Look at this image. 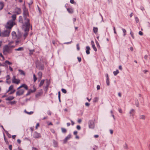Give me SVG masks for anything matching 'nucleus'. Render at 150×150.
I'll list each match as a JSON object with an SVG mask.
<instances>
[{
    "label": "nucleus",
    "mask_w": 150,
    "mask_h": 150,
    "mask_svg": "<svg viewBox=\"0 0 150 150\" xmlns=\"http://www.w3.org/2000/svg\"><path fill=\"white\" fill-rule=\"evenodd\" d=\"M92 48H93V49L95 51V52H96L97 51V49L96 48V47L95 46V45H94V46H92Z\"/></svg>",
    "instance_id": "nucleus-40"
},
{
    "label": "nucleus",
    "mask_w": 150,
    "mask_h": 150,
    "mask_svg": "<svg viewBox=\"0 0 150 150\" xmlns=\"http://www.w3.org/2000/svg\"><path fill=\"white\" fill-rule=\"evenodd\" d=\"M81 119H79L78 120V122L79 123H80L81 122Z\"/></svg>",
    "instance_id": "nucleus-55"
},
{
    "label": "nucleus",
    "mask_w": 150,
    "mask_h": 150,
    "mask_svg": "<svg viewBox=\"0 0 150 150\" xmlns=\"http://www.w3.org/2000/svg\"><path fill=\"white\" fill-rule=\"evenodd\" d=\"M93 32L94 33L96 34L98 31V28H97L94 27L93 29Z\"/></svg>",
    "instance_id": "nucleus-23"
},
{
    "label": "nucleus",
    "mask_w": 150,
    "mask_h": 150,
    "mask_svg": "<svg viewBox=\"0 0 150 150\" xmlns=\"http://www.w3.org/2000/svg\"><path fill=\"white\" fill-rule=\"evenodd\" d=\"M139 34L141 35H143V33L141 31H140L139 33Z\"/></svg>",
    "instance_id": "nucleus-59"
},
{
    "label": "nucleus",
    "mask_w": 150,
    "mask_h": 150,
    "mask_svg": "<svg viewBox=\"0 0 150 150\" xmlns=\"http://www.w3.org/2000/svg\"><path fill=\"white\" fill-rule=\"evenodd\" d=\"M60 91H59L58 92V98L59 99V100L60 102H61V100H60Z\"/></svg>",
    "instance_id": "nucleus-39"
},
{
    "label": "nucleus",
    "mask_w": 150,
    "mask_h": 150,
    "mask_svg": "<svg viewBox=\"0 0 150 150\" xmlns=\"http://www.w3.org/2000/svg\"><path fill=\"white\" fill-rule=\"evenodd\" d=\"M33 90H30L29 91V92H30V93H33L35 92L36 91V88L34 86H33Z\"/></svg>",
    "instance_id": "nucleus-24"
},
{
    "label": "nucleus",
    "mask_w": 150,
    "mask_h": 150,
    "mask_svg": "<svg viewBox=\"0 0 150 150\" xmlns=\"http://www.w3.org/2000/svg\"><path fill=\"white\" fill-rule=\"evenodd\" d=\"M65 7L69 13H73L74 11L73 9L71 7H69L68 4H67L65 5Z\"/></svg>",
    "instance_id": "nucleus-10"
},
{
    "label": "nucleus",
    "mask_w": 150,
    "mask_h": 150,
    "mask_svg": "<svg viewBox=\"0 0 150 150\" xmlns=\"http://www.w3.org/2000/svg\"><path fill=\"white\" fill-rule=\"evenodd\" d=\"M6 134L7 136L9 138H11V135L10 134H9L8 132H7V133H6Z\"/></svg>",
    "instance_id": "nucleus-43"
},
{
    "label": "nucleus",
    "mask_w": 150,
    "mask_h": 150,
    "mask_svg": "<svg viewBox=\"0 0 150 150\" xmlns=\"http://www.w3.org/2000/svg\"><path fill=\"white\" fill-rule=\"evenodd\" d=\"M62 92L63 93H67V91L66 90L64 89H63V88H62Z\"/></svg>",
    "instance_id": "nucleus-41"
},
{
    "label": "nucleus",
    "mask_w": 150,
    "mask_h": 150,
    "mask_svg": "<svg viewBox=\"0 0 150 150\" xmlns=\"http://www.w3.org/2000/svg\"><path fill=\"white\" fill-rule=\"evenodd\" d=\"M48 125H52V124L51 122H48Z\"/></svg>",
    "instance_id": "nucleus-62"
},
{
    "label": "nucleus",
    "mask_w": 150,
    "mask_h": 150,
    "mask_svg": "<svg viewBox=\"0 0 150 150\" xmlns=\"http://www.w3.org/2000/svg\"><path fill=\"white\" fill-rule=\"evenodd\" d=\"M14 13H16L17 15L21 13V9L19 8L16 7L14 9Z\"/></svg>",
    "instance_id": "nucleus-11"
},
{
    "label": "nucleus",
    "mask_w": 150,
    "mask_h": 150,
    "mask_svg": "<svg viewBox=\"0 0 150 150\" xmlns=\"http://www.w3.org/2000/svg\"><path fill=\"white\" fill-rule=\"evenodd\" d=\"M6 82L8 84H10L11 83V81L9 80H6Z\"/></svg>",
    "instance_id": "nucleus-46"
},
{
    "label": "nucleus",
    "mask_w": 150,
    "mask_h": 150,
    "mask_svg": "<svg viewBox=\"0 0 150 150\" xmlns=\"http://www.w3.org/2000/svg\"><path fill=\"white\" fill-rule=\"evenodd\" d=\"M98 98L97 97L95 98L93 100V102L96 103L98 102Z\"/></svg>",
    "instance_id": "nucleus-29"
},
{
    "label": "nucleus",
    "mask_w": 150,
    "mask_h": 150,
    "mask_svg": "<svg viewBox=\"0 0 150 150\" xmlns=\"http://www.w3.org/2000/svg\"><path fill=\"white\" fill-rule=\"evenodd\" d=\"M4 140L6 142V144H7L8 145L9 143L8 141V140L6 138L5 135L4 134Z\"/></svg>",
    "instance_id": "nucleus-22"
},
{
    "label": "nucleus",
    "mask_w": 150,
    "mask_h": 150,
    "mask_svg": "<svg viewBox=\"0 0 150 150\" xmlns=\"http://www.w3.org/2000/svg\"><path fill=\"white\" fill-rule=\"evenodd\" d=\"M8 30H6L3 32L2 33L1 36L2 37L8 36L11 29L6 28Z\"/></svg>",
    "instance_id": "nucleus-6"
},
{
    "label": "nucleus",
    "mask_w": 150,
    "mask_h": 150,
    "mask_svg": "<svg viewBox=\"0 0 150 150\" xmlns=\"http://www.w3.org/2000/svg\"><path fill=\"white\" fill-rule=\"evenodd\" d=\"M76 128L77 129L80 130L81 129V127L79 125H77L76 127Z\"/></svg>",
    "instance_id": "nucleus-53"
},
{
    "label": "nucleus",
    "mask_w": 150,
    "mask_h": 150,
    "mask_svg": "<svg viewBox=\"0 0 150 150\" xmlns=\"http://www.w3.org/2000/svg\"><path fill=\"white\" fill-rule=\"evenodd\" d=\"M70 2L72 4H75V3L74 2V0H70Z\"/></svg>",
    "instance_id": "nucleus-49"
},
{
    "label": "nucleus",
    "mask_w": 150,
    "mask_h": 150,
    "mask_svg": "<svg viewBox=\"0 0 150 150\" xmlns=\"http://www.w3.org/2000/svg\"><path fill=\"white\" fill-rule=\"evenodd\" d=\"M76 47H77V50H80V47H79V44H77L76 45Z\"/></svg>",
    "instance_id": "nucleus-48"
},
{
    "label": "nucleus",
    "mask_w": 150,
    "mask_h": 150,
    "mask_svg": "<svg viewBox=\"0 0 150 150\" xmlns=\"http://www.w3.org/2000/svg\"><path fill=\"white\" fill-rule=\"evenodd\" d=\"M0 57H1L2 60L4 59V57L1 53H0Z\"/></svg>",
    "instance_id": "nucleus-38"
},
{
    "label": "nucleus",
    "mask_w": 150,
    "mask_h": 150,
    "mask_svg": "<svg viewBox=\"0 0 150 150\" xmlns=\"http://www.w3.org/2000/svg\"><path fill=\"white\" fill-rule=\"evenodd\" d=\"M122 30L123 31V33H124V36H125V35L126 34V30L125 29H124V28H122Z\"/></svg>",
    "instance_id": "nucleus-37"
},
{
    "label": "nucleus",
    "mask_w": 150,
    "mask_h": 150,
    "mask_svg": "<svg viewBox=\"0 0 150 150\" xmlns=\"http://www.w3.org/2000/svg\"><path fill=\"white\" fill-rule=\"evenodd\" d=\"M30 129L31 130L32 132L34 130V127H31L30 128Z\"/></svg>",
    "instance_id": "nucleus-58"
},
{
    "label": "nucleus",
    "mask_w": 150,
    "mask_h": 150,
    "mask_svg": "<svg viewBox=\"0 0 150 150\" xmlns=\"http://www.w3.org/2000/svg\"><path fill=\"white\" fill-rule=\"evenodd\" d=\"M134 110H132L130 112V113L131 114H133V113H134Z\"/></svg>",
    "instance_id": "nucleus-56"
},
{
    "label": "nucleus",
    "mask_w": 150,
    "mask_h": 150,
    "mask_svg": "<svg viewBox=\"0 0 150 150\" xmlns=\"http://www.w3.org/2000/svg\"><path fill=\"white\" fill-rule=\"evenodd\" d=\"M78 61L79 62H81V58L80 57H78L77 58Z\"/></svg>",
    "instance_id": "nucleus-51"
},
{
    "label": "nucleus",
    "mask_w": 150,
    "mask_h": 150,
    "mask_svg": "<svg viewBox=\"0 0 150 150\" xmlns=\"http://www.w3.org/2000/svg\"><path fill=\"white\" fill-rule=\"evenodd\" d=\"M119 73V71L118 70H117L116 71H114L113 72L115 76H116Z\"/></svg>",
    "instance_id": "nucleus-32"
},
{
    "label": "nucleus",
    "mask_w": 150,
    "mask_h": 150,
    "mask_svg": "<svg viewBox=\"0 0 150 150\" xmlns=\"http://www.w3.org/2000/svg\"><path fill=\"white\" fill-rule=\"evenodd\" d=\"M14 97L13 96H10L7 97L6 98V100L11 101L14 99Z\"/></svg>",
    "instance_id": "nucleus-18"
},
{
    "label": "nucleus",
    "mask_w": 150,
    "mask_h": 150,
    "mask_svg": "<svg viewBox=\"0 0 150 150\" xmlns=\"http://www.w3.org/2000/svg\"><path fill=\"white\" fill-rule=\"evenodd\" d=\"M89 127L90 128H94V124L93 121L91 120L89 121Z\"/></svg>",
    "instance_id": "nucleus-14"
},
{
    "label": "nucleus",
    "mask_w": 150,
    "mask_h": 150,
    "mask_svg": "<svg viewBox=\"0 0 150 150\" xmlns=\"http://www.w3.org/2000/svg\"><path fill=\"white\" fill-rule=\"evenodd\" d=\"M16 102L15 101H10L8 103V104H11V105L14 104L16 103Z\"/></svg>",
    "instance_id": "nucleus-31"
},
{
    "label": "nucleus",
    "mask_w": 150,
    "mask_h": 150,
    "mask_svg": "<svg viewBox=\"0 0 150 150\" xmlns=\"http://www.w3.org/2000/svg\"><path fill=\"white\" fill-rule=\"evenodd\" d=\"M39 126H40V125H39V123H37L36 126V127H35L36 129H38V127H39Z\"/></svg>",
    "instance_id": "nucleus-50"
},
{
    "label": "nucleus",
    "mask_w": 150,
    "mask_h": 150,
    "mask_svg": "<svg viewBox=\"0 0 150 150\" xmlns=\"http://www.w3.org/2000/svg\"><path fill=\"white\" fill-rule=\"evenodd\" d=\"M130 35H131L132 38L134 39V33L133 32H131L130 33Z\"/></svg>",
    "instance_id": "nucleus-45"
},
{
    "label": "nucleus",
    "mask_w": 150,
    "mask_h": 150,
    "mask_svg": "<svg viewBox=\"0 0 150 150\" xmlns=\"http://www.w3.org/2000/svg\"><path fill=\"white\" fill-rule=\"evenodd\" d=\"M12 50L11 49L8 45L4 46L3 48V51L4 53H10L12 52Z\"/></svg>",
    "instance_id": "nucleus-4"
},
{
    "label": "nucleus",
    "mask_w": 150,
    "mask_h": 150,
    "mask_svg": "<svg viewBox=\"0 0 150 150\" xmlns=\"http://www.w3.org/2000/svg\"><path fill=\"white\" fill-rule=\"evenodd\" d=\"M35 50H30V55H31L33 54V52H35Z\"/></svg>",
    "instance_id": "nucleus-36"
},
{
    "label": "nucleus",
    "mask_w": 150,
    "mask_h": 150,
    "mask_svg": "<svg viewBox=\"0 0 150 150\" xmlns=\"http://www.w3.org/2000/svg\"><path fill=\"white\" fill-rule=\"evenodd\" d=\"M4 6V2L2 1H0V11L2 10Z\"/></svg>",
    "instance_id": "nucleus-15"
},
{
    "label": "nucleus",
    "mask_w": 150,
    "mask_h": 150,
    "mask_svg": "<svg viewBox=\"0 0 150 150\" xmlns=\"http://www.w3.org/2000/svg\"><path fill=\"white\" fill-rule=\"evenodd\" d=\"M33 137L34 138L37 139L40 137L41 135L40 133H38L36 132H35L33 134Z\"/></svg>",
    "instance_id": "nucleus-12"
},
{
    "label": "nucleus",
    "mask_w": 150,
    "mask_h": 150,
    "mask_svg": "<svg viewBox=\"0 0 150 150\" xmlns=\"http://www.w3.org/2000/svg\"><path fill=\"white\" fill-rule=\"evenodd\" d=\"M44 82V80H42L41 81L40 84H39V86L41 87L42 86Z\"/></svg>",
    "instance_id": "nucleus-28"
},
{
    "label": "nucleus",
    "mask_w": 150,
    "mask_h": 150,
    "mask_svg": "<svg viewBox=\"0 0 150 150\" xmlns=\"http://www.w3.org/2000/svg\"><path fill=\"white\" fill-rule=\"evenodd\" d=\"M18 71L20 74L23 75H25V74L24 71H23L21 69H19L18 70Z\"/></svg>",
    "instance_id": "nucleus-21"
},
{
    "label": "nucleus",
    "mask_w": 150,
    "mask_h": 150,
    "mask_svg": "<svg viewBox=\"0 0 150 150\" xmlns=\"http://www.w3.org/2000/svg\"><path fill=\"white\" fill-rule=\"evenodd\" d=\"M86 53L87 54H90V50L91 49L90 47L87 46L86 47Z\"/></svg>",
    "instance_id": "nucleus-17"
},
{
    "label": "nucleus",
    "mask_w": 150,
    "mask_h": 150,
    "mask_svg": "<svg viewBox=\"0 0 150 150\" xmlns=\"http://www.w3.org/2000/svg\"><path fill=\"white\" fill-rule=\"evenodd\" d=\"M38 76L39 77L40 79H41L42 78V73L41 71H39L38 73Z\"/></svg>",
    "instance_id": "nucleus-27"
},
{
    "label": "nucleus",
    "mask_w": 150,
    "mask_h": 150,
    "mask_svg": "<svg viewBox=\"0 0 150 150\" xmlns=\"http://www.w3.org/2000/svg\"><path fill=\"white\" fill-rule=\"evenodd\" d=\"M24 50V48L23 47H20L19 48L15 49V51H23Z\"/></svg>",
    "instance_id": "nucleus-25"
},
{
    "label": "nucleus",
    "mask_w": 150,
    "mask_h": 150,
    "mask_svg": "<svg viewBox=\"0 0 150 150\" xmlns=\"http://www.w3.org/2000/svg\"><path fill=\"white\" fill-rule=\"evenodd\" d=\"M140 118L141 119H144L145 118V117L143 115H142L140 116Z\"/></svg>",
    "instance_id": "nucleus-63"
},
{
    "label": "nucleus",
    "mask_w": 150,
    "mask_h": 150,
    "mask_svg": "<svg viewBox=\"0 0 150 150\" xmlns=\"http://www.w3.org/2000/svg\"><path fill=\"white\" fill-rule=\"evenodd\" d=\"M12 20H9L8 22L5 26L6 28L11 29L13 27L16 25L15 20L16 18V16L15 14H13L12 16Z\"/></svg>",
    "instance_id": "nucleus-2"
},
{
    "label": "nucleus",
    "mask_w": 150,
    "mask_h": 150,
    "mask_svg": "<svg viewBox=\"0 0 150 150\" xmlns=\"http://www.w3.org/2000/svg\"><path fill=\"white\" fill-rule=\"evenodd\" d=\"M12 35L13 36V38L14 39H15L16 38V35L15 32H13L12 33Z\"/></svg>",
    "instance_id": "nucleus-19"
},
{
    "label": "nucleus",
    "mask_w": 150,
    "mask_h": 150,
    "mask_svg": "<svg viewBox=\"0 0 150 150\" xmlns=\"http://www.w3.org/2000/svg\"><path fill=\"white\" fill-rule=\"evenodd\" d=\"M18 90L16 93V95L17 96H19L22 95L24 93V90L23 89L20 88L19 89L18 88Z\"/></svg>",
    "instance_id": "nucleus-9"
},
{
    "label": "nucleus",
    "mask_w": 150,
    "mask_h": 150,
    "mask_svg": "<svg viewBox=\"0 0 150 150\" xmlns=\"http://www.w3.org/2000/svg\"><path fill=\"white\" fill-rule=\"evenodd\" d=\"M23 28L24 29V30L25 31V33L24 34V36L25 38L26 37L28 36V32L29 31V30L30 28H32V25H31V26H30L28 29L26 30V27L25 26H24L23 25Z\"/></svg>",
    "instance_id": "nucleus-7"
},
{
    "label": "nucleus",
    "mask_w": 150,
    "mask_h": 150,
    "mask_svg": "<svg viewBox=\"0 0 150 150\" xmlns=\"http://www.w3.org/2000/svg\"><path fill=\"white\" fill-rule=\"evenodd\" d=\"M71 135H69L67 137H66L65 138L66 140H68V139H69L71 138Z\"/></svg>",
    "instance_id": "nucleus-35"
},
{
    "label": "nucleus",
    "mask_w": 150,
    "mask_h": 150,
    "mask_svg": "<svg viewBox=\"0 0 150 150\" xmlns=\"http://www.w3.org/2000/svg\"><path fill=\"white\" fill-rule=\"evenodd\" d=\"M12 82L13 83L18 84L20 83L21 81L20 79H17L15 76H13L12 79Z\"/></svg>",
    "instance_id": "nucleus-8"
},
{
    "label": "nucleus",
    "mask_w": 150,
    "mask_h": 150,
    "mask_svg": "<svg viewBox=\"0 0 150 150\" xmlns=\"http://www.w3.org/2000/svg\"><path fill=\"white\" fill-rule=\"evenodd\" d=\"M5 64H8L9 65H10L12 64V63L9 62L8 61L6 60L5 61Z\"/></svg>",
    "instance_id": "nucleus-30"
},
{
    "label": "nucleus",
    "mask_w": 150,
    "mask_h": 150,
    "mask_svg": "<svg viewBox=\"0 0 150 150\" xmlns=\"http://www.w3.org/2000/svg\"><path fill=\"white\" fill-rule=\"evenodd\" d=\"M6 80H9L10 78V76L8 75H7L6 77Z\"/></svg>",
    "instance_id": "nucleus-44"
},
{
    "label": "nucleus",
    "mask_w": 150,
    "mask_h": 150,
    "mask_svg": "<svg viewBox=\"0 0 150 150\" xmlns=\"http://www.w3.org/2000/svg\"><path fill=\"white\" fill-rule=\"evenodd\" d=\"M12 145H11L9 146V149L10 150H12Z\"/></svg>",
    "instance_id": "nucleus-54"
},
{
    "label": "nucleus",
    "mask_w": 150,
    "mask_h": 150,
    "mask_svg": "<svg viewBox=\"0 0 150 150\" xmlns=\"http://www.w3.org/2000/svg\"><path fill=\"white\" fill-rule=\"evenodd\" d=\"M47 62L45 59H42L39 62L36 63V67L39 70H43L44 69V64H47Z\"/></svg>",
    "instance_id": "nucleus-3"
},
{
    "label": "nucleus",
    "mask_w": 150,
    "mask_h": 150,
    "mask_svg": "<svg viewBox=\"0 0 150 150\" xmlns=\"http://www.w3.org/2000/svg\"><path fill=\"white\" fill-rule=\"evenodd\" d=\"M16 91V90L14 88V86L11 85L9 87L8 90L6 93H8L9 94H12L14 93Z\"/></svg>",
    "instance_id": "nucleus-5"
},
{
    "label": "nucleus",
    "mask_w": 150,
    "mask_h": 150,
    "mask_svg": "<svg viewBox=\"0 0 150 150\" xmlns=\"http://www.w3.org/2000/svg\"><path fill=\"white\" fill-rule=\"evenodd\" d=\"M17 142L19 144H20L21 141V140L20 139H18L17 140Z\"/></svg>",
    "instance_id": "nucleus-61"
},
{
    "label": "nucleus",
    "mask_w": 150,
    "mask_h": 150,
    "mask_svg": "<svg viewBox=\"0 0 150 150\" xmlns=\"http://www.w3.org/2000/svg\"><path fill=\"white\" fill-rule=\"evenodd\" d=\"M23 16L24 20L22 16H20L19 17V21L20 23L23 24V25L26 27V30H27L32 25L30 23V19L29 18V15L27 9H25L24 10Z\"/></svg>",
    "instance_id": "nucleus-1"
},
{
    "label": "nucleus",
    "mask_w": 150,
    "mask_h": 150,
    "mask_svg": "<svg viewBox=\"0 0 150 150\" xmlns=\"http://www.w3.org/2000/svg\"><path fill=\"white\" fill-rule=\"evenodd\" d=\"M33 76L34 81V82H35L37 80V78L35 74H34L33 75Z\"/></svg>",
    "instance_id": "nucleus-33"
},
{
    "label": "nucleus",
    "mask_w": 150,
    "mask_h": 150,
    "mask_svg": "<svg viewBox=\"0 0 150 150\" xmlns=\"http://www.w3.org/2000/svg\"><path fill=\"white\" fill-rule=\"evenodd\" d=\"M25 112L27 114H30V115H31V114H32L33 113V112H27L26 111H25Z\"/></svg>",
    "instance_id": "nucleus-47"
},
{
    "label": "nucleus",
    "mask_w": 150,
    "mask_h": 150,
    "mask_svg": "<svg viewBox=\"0 0 150 150\" xmlns=\"http://www.w3.org/2000/svg\"><path fill=\"white\" fill-rule=\"evenodd\" d=\"M106 83L107 84V85L108 86H109L110 84V82H109V79H106Z\"/></svg>",
    "instance_id": "nucleus-42"
},
{
    "label": "nucleus",
    "mask_w": 150,
    "mask_h": 150,
    "mask_svg": "<svg viewBox=\"0 0 150 150\" xmlns=\"http://www.w3.org/2000/svg\"><path fill=\"white\" fill-rule=\"evenodd\" d=\"M32 150H39L38 149L36 148L33 147L32 148Z\"/></svg>",
    "instance_id": "nucleus-64"
},
{
    "label": "nucleus",
    "mask_w": 150,
    "mask_h": 150,
    "mask_svg": "<svg viewBox=\"0 0 150 150\" xmlns=\"http://www.w3.org/2000/svg\"><path fill=\"white\" fill-rule=\"evenodd\" d=\"M61 130L62 132L63 133H66L67 132V130L66 129L64 128H62Z\"/></svg>",
    "instance_id": "nucleus-26"
},
{
    "label": "nucleus",
    "mask_w": 150,
    "mask_h": 150,
    "mask_svg": "<svg viewBox=\"0 0 150 150\" xmlns=\"http://www.w3.org/2000/svg\"><path fill=\"white\" fill-rule=\"evenodd\" d=\"M91 45L92 46L95 45L94 42L93 40L91 41Z\"/></svg>",
    "instance_id": "nucleus-52"
},
{
    "label": "nucleus",
    "mask_w": 150,
    "mask_h": 150,
    "mask_svg": "<svg viewBox=\"0 0 150 150\" xmlns=\"http://www.w3.org/2000/svg\"><path fill=\"white\" fill-rule=\"evenodd\" d=\"M53 144L54 146L55 147H57L58 146L57 142L54 140L53 141Z\"/></svg>",
    "instance_id": "nucleus-20"
},
{
    "label": "nucleus",
    "mask_w": 150,
    "mask_h": 150,
    "mask_svg": "<svg viewBox=\"0 0 150 150\" xmlns=\"http://www.w3.org/2000/svg\"><path fill=\"white\" fill-rule=\"evenodd\" d=\"M9 70H10L11 71H13V68L10 66H9Z\"/></svg>",
    "instance_id": "nucleus-57"
},
{
    "label": "nucleus",
    "mask_w": 150,
    "mask_h": 150,
    "mask_svg": "<svg viewBox=\"0 0 150 150\" xmlns=\"http://www.w3.org/2000/svg\"><path fill=\"white\" fill-rule=\"evenodd\" d=\"M96 44L97 47L98 48L100 49V45H99V44L98 42L96 40Z\"/></svg>",
    "instance_id": "nucleus-34"
},
{
    "label": "nucleus",
    "mask_w": 150,
    "mask_h": 150,
    "mask_svg": "<svg viewBox=\"0 0 150 150\" xmlns=\"http://www.w3.org/2000/svg\"><path fill=\"white\" fill-rule=\"evenodd\" d=\"M7 45L12 50L16 46V45H14V42H10Z\"/></svg>",
    "instance_id": "nucleus-13"
},
{
    "label": "nucleus",
    "mask_w": 150,
    "mask_h": 150,
    "mask_svg": "<svg viewBox=\"0 0 150 150\" xmlns=\"http://www.w3.org/2000/svg\"><path fill=\"white\" fill-rule=\"evenodd\" d=\"M23 87L24 88H25V89L26 90H28V86H27V85H26V84H23V85H22L21 86H20L18 88L19 89L20 88H22Z\"/></svg>",
    "instance_id": "nucleus-16"
},
{
    "label": "nucleus",
    "mask_w": 150,
    "mask_h": 150,
    "mask_svg": "<svg viewBox=\"0 0 150 150\" xmlns=\"http://www.w3.org/2000/svg\"><path fill=\"white\" fill-rule=\"evenodd\" d=\"M97 90H99L100 88V86L99 85H98L97 86Z\"/></svg>",
    "instance_id": "nucleus-60"
}]
</instances>
